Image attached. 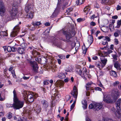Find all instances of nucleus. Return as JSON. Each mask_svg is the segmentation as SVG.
Here are the masks:
<instances>
[{
  "label": "nucleus",
  "mask_w": 121,
  "mask_h": 121,
  "mask_svg": "<svg viewBox=\"0 0 121 121\" xmlns=\"http://www.w3.org/2000/svg\"><path fill=\"white\" fill-rule=\"evenodd\" d=\"M82 20L83 19L82 18H80L77 19V20L78 22H80L82 21Z\"/></svg>",
  "instance_id": "680f3d73"
},
{
  "label": "nucleus",
  "mask_w": 121,
  "mask_h": 121,
  "mask_svg": "<svg viewBox=\"0 0 121 121\" xmlns=\"http://www.w3.org/2000/svg\"><path fill=\"white\" fill-rule=\"evenodd\" d=\"M86 121H91L90 119L87 117H86Z\"/></svg>",
  "instance_id": "774afa93"
},
{
  "label": "nucleus",
  "mask_w": 121,
  "mask_h": 121,
  "mask_svg": "<svg viewBox=\"0 0 121 121\" xmlns=\"http://www.w3.org/2000/svg\"><path fill=\"white\" fill-rule=\"evenodd\" d=\"M118 54L120 56L121 55V48H119L118 49Z\"/></svg>",
  "instance_id": "5fc2aeb1"
},
{
  "label": "nucleus",
  "mask_w": 121,
  "mask_h": 121,
  "mask_svg": "<svg viewBox=\"0 0 121 121\" xmlns=\"http://www.w3.org/2000/svg\"><path fill=\"white\" fill-rule=\"evenodd\" d=\"M113 58L115 60H117V55L116 54H112V55Z\"/></svg>",
  "instance_id": "79ce46f5"
},
{
  "label": "nucleus",
  "mask_w": 121,
  "mask_h": 121,
  "mask_svg": "<svg viewBox=\"0 0 121 121\" xmlns=\"http://www.w3.org/2000/svg\"><path fill=\"white\" fill-rule=\"evenodd\" d=\"M33 110H34L37 113H39L41 111L40 107L37 105L36 104H34L33 105Z\"/></svg>",
  "instance_id": "9b49d317"
},
{
  "label": "nucleus",
  "mask_w": 121,
  "mask_h": 121,
  "mask_svg": "<svg viewBox=\"0 0 121 121\" xmlns=\"http://www.w3.org/2000/svg\"><path fill=\"white\" fill-rule=\"evenodd\" d=\"M104 39L107 42H110L111 41V39L108 36H106L104 37Z\"/></svg>",
  "instance_id": "a19ab883"
},
{
  "label": "nucleus",
  "mask_w": 121,
  "mask_h": 121,
  "mask_svg": "<svg viewBox=\"0 0 121 121\" xmlns=\"http://www.w3.org/2000/svg\"><path fill=\"white\" fill-rule=\"evenodd\" d=\"M54 96L56 97H59L60 96V95L58 94V91H56V93L54 94Z\"/></svg>",
  "instance_id": "c03bdc74"
},
{
  "label": "nucleus",
  "mask_w": 121,
  "mask_h": 121,
  "mask_svg": "<svg viewBox=\"0 0 121 121\" xmlns=\"http://www.w3.org/2000/svg\"><path fill=\"white\" fill-rule=\"evenodd\" d=\"M96 66L97 67H98L100 69H101L104 66L103 65L102 63L100 62H97L96 63Z\"/></svg>",
  "instance_id": "a211bd4d"
},
{
  "label": "nucleus",
  "mask_w": 121,
  "mask_h": 121,
  "mask_svg": "<svg viewBox=\"0 0 121 121\" xmlns=\"http://www.w3.org/2000/svg\"><path fill=\"white\" fill-rule=\"evenodd\" d=\"M110 2V0H102L101 2L102 3H106L107 4H109Z\"/></svg>",
  "instance_id": "c9c22d12"
},
{
  "label": "nucleus",
  "mask_w": 121,
  "mask_h": 121,
  "mask_svg": "<svg viewBox=\"0 0 121 121\" xmlns=\"http://www.w3.org/2000/svg\"><path fill=\"white\" fill-rule=\"evenodd\" d=\"M114 42L115 44L116 45H117L119 43V42L118 40V39H114Z\"/></svg>",
  "instance_id": "864d4df0"
},
{
  "label": "nucleus",
  "mask_w": 121,
  "mask_h": 121,
  "mask_svg": "<svg viewBox=\"0 0 121 121\" xmlns=\"http://www.w3.org/2000/svg\"><path fill=\"white\" fill-rule=\"evenodd\" d=\"M41 24V23L40 22H36L34 23L33 25L35 26H37L40 25Z\"/></svg>",
  "instance_id": "4c0bfd02"
},
{
  "label": "nucleus",
  "mask_w": 121,
  "mask_h": 121,
  "mask_svg": "<svg viewBox=\"0 0 121 121\" xmlns=\"http://www.w3.org/2000/svg\"><path fill=\"white\" fill-rule=\"evenodd\" d=\"M71 94L73 95V97L75 98V99L74 101L73 102V103L71 105V111L72 109H73L76 103V101L77 99V96L78 92V90L76 89L75 87L74 86L73 88V91H72L71 93Z\"/></svg>",
  "instance_id": "423d86ee"
},
{
  "label": "nucleus",
  "mask_w": 121,
  "mask_h": 121,
  "mask_svg": "<svg viewBox=\"0 0 121 121\" xmlns=\"http://www.w3.org/2000/svg\"><path fill=\"white\" fill-rule=\"evenodd\" d=\"M101 62L102 63L103 65L105 66L107 61V60L106 59L104 58L103 59L101 60Z\"/></svg>",
  "instance_id": "2f4dec72"
},
{
  "label": "nucleus",
  "mask_w": 121,
  "mask_h": 121,
  "mask_svg": "<svg viewBox=\"0 0 121 121\" xmlns=\"http://www.w3.org/2000/svg\"><path fill=\"white\" fill-rule=\"evenodd\" d=\"M84 1L85 0H78L76 1V3L78 5H80L83 4Z\"/></svg>",
  "instance_id": "473e14b6"
},
{
  "label": "nucleus",
  "mask_w": 121,
  "mask_h": 121,
  "mask_svg": "<svg viewBox=\"0 0 121 121\" xmlns=\"http://www.w3.org/2000/svg\"><path fill=\"white\" fill-rule=\"evenodd\" d=\"M57 60L58 63L60 65L61 64V60L60 59H57Z\"/></svg>",
  "instance_id": "0e129e2a"
},
{
  "label": "nucleus",
  "mask_w": 121,
  "mask_h": 121,
  "mask_svg": "<svg viewBox=\"0 0 121 121\" xmlns=\"http://www.w3.org/2000/svg\"><path fill=\"white\" fill-rule=\"evenodd\" d=\"M121 112V109L120 110L117 109V111L114 113L115 116L117 118H119L121 116V113L120 112Z\"/></svg>",
  "instance_id": "dca6fc26"
},
{
  "label": "nucleus",
  "mask_w": 121,
  "mask_h": 121,
  "mask_svg": "<svg viewBox=\"0 0 121 121\" xmlns=\"http://www.w3.org/2000/svg\"><path fill=\"white\" fill-rule=\"evenodd\" d=\"M21 46L23 48H26L27 46L26 44L25 43H22Z\"/></svg>",
  "instance_id": "8fccbe9b"
},
{
  "label": "nucleus",
  "mask_w": 121,
  "mask_h": 121,
  "mask_svg": "<svg viewBox=\"0 0 121 121\" xmlns=\"http://www.w3.org/2000/svg\"><path fill=\"white\" fill-rule=\"evenodd\" d=\"M91 25L93 26H94L96 25V23L93 22H92L90 23Z\"/></svg>",
  "instance_id": "052dcab7"
},
{
  "label": "nucleus",
  "mask_w": 121,
  "mask_h": 121,
  "mask_svg": "<svg viewBox=\"0 0 121 121\" xmlns=\"http://www.w3.org/2000/svg\"><path fill=\"white\" fill-rule=\"evenodd\" d=\"M18 52L19 53L22 54L25 53V51L24 48H18Z\"/></svg>",
  "instance_id": "aec40b11"
},
{
  "label": "nucleus",
  "mask_w": 121,
  "mask_h": 121,
  "mask_svg": "<svg viewBox=\"0 0 121 121\" xmlns=\"http://www.w3.org/2000/svg\"><path fill=\"white\" fill-rule=\"evenodd\" d=\"M119 35H121V32L120 30H117V32H115L114 34V35L116 37H118L119 36Z\"/></svg>",
  "instance_id": "393cba45"
},
{
  "label": "nucleus",
  "mask_w": 121,
  "mask_h": 121,
  "mask_svg": "<svg viewBox=\"0 0 121 121\" xmlns=\"http://www.w3.org/2000/svg\"><path fill=\"white\" fill-rule=\"evenodd\" d=\"M12 113L10 112H9L8 115V117L9 119H11L12 117Z\"/></svg>",
  "instance_id": "de8ad7c7"
},
{
  "label": "nucleus",
  "mask_w": 121,
  "mask_h": 121,
  "mask_svg": "<svg viewBox=\"0 0 121 121\" xmlns=\"http://www.w3.org/2000/svg\"><path fill=\"white\" fill-rule=\"evenodd\" d=\"M119 94L118 90L116 89H112L109 94L105 92L103 94V101L107 103H113L118 98Z\"/></svg>",
  "instance_id": "f257e3e1"
},
{
  "label": "nucleus",
  "mask_w": 121,
  "mask_h": 121,
  "mask_svg": "<svg viewBox=\"0 0 121 121\" xmlns=\"http://www.w3.org/2000/svg\"><path fill=\"white\" fill-rule=\"evenodd\" d=\"M14 103L13 104H7L6 105V107L7 108H10L13 107L14 108Z\"/></svg>",
  "instance_id": "ea45409f"
},
{
  "label": "nucleus",
  "mask_w": 121,
  "mask_h": 121,
  "mask_svg": "<svg viewBox=\"0 0 121 121\" xmlns=\"http://www.w3.org/2000/svg\"><path fill=\"white\" fill-rule=\"evenodd\" d=\"M12 51V52H15L16 51L17 49L15 48L14 47H11Z\"/></svg>",
  "instance_id": "603ef678"
},
{
  "label": "nucleus",
  "mask_w": 121,
  "mask_h": 121,
  "mask_svg": "<svg viewBox=\"0 0 121 121\" xmlns=\"http://www.w3.org/2000/svg\"><path fill=\"white\" fill-rule=\"evenodd\" d=\"M41 102L43 107L45 108H47L48 106V103L46 100H43Z\"/></svg>",
  "instance_id": "f3484780"
},
{
  "label": "nucleus",
  "mask_w": 121,
  "mask_h": 121,
  "mask_svg": "<svg viewBox=\"0 0 121 121\" xmlns=\"http://www.w3.org/2000/svg\"><path fill=\"white\" fill-rule=\"evenodd\" d=\"M110 48L112 50L114 49V45L113 44H111L110 45Z\"/></svg>",
  "instance_id": "e2e57ef3"
},
{
  "label": "nucleus",
  "mask_w": 121,
  "mask_h": 121,
  "mask_svg": "<svg viewBox=\"0 0 121 121\" xmlns=\"http://www.w3.org/2000/svg\"><path fill=\"white\" fill-rule=\"evenodd\" d=\"M20 30V27L18 25L16 26L14 28L13 31L11 33L10 36L11 37H14L16 36Z\"/></svg>",
  "instance_id": "6e6552de"
},
{
  "label": "nucleus",
  "mask_w": 121,
  "mask_h": 121,
  "mask_svg": "<svg viewBox=\"0 0 121 121\" xmlns=\"http://www.w3.org/2000/svg\"><path fill=\"white\" fill-rule=\"evenodd\" d=\"M90 9V7L89 6H87L84 8V11L86 14H87L89 12Z\"/></svg>",
  "instance_id": "5701e85b"
},
{
  "label": "nucleus",
  "mask_w": 121,
  "mask_h": 121,
  "mask_svg": "<svg viewBox=\"0 0 121 121\" xmlns=\"http://www.w3.org/2000/svg\"><path fill=\"white\" fill-rule=\"evenodd\" d=\"M119 83V82L118 81H116L114 82L113 84V86H115L117 85Z\"/></svg>",
  "instance_id": "bf43d9fd"
},
{
  "label": "nucleus",
  "mask_w": 121,
  "mask_h": 121,
  "mask_svg": "<svg viewBox=\"0 0 121 121\" xmlns=\"http://www.w3.org/2000/svg\"><path fill=\"white\" fill-rule=\"evenodd\" d=\"M18 12V9L16 8L15 6H13L12 8L10 11V13L11 16L12 17V19H10L8 20H11L12 19H13L16 17L17 13Z\"/></svg>",
  "instance_id": "0eeeda50"
},
{
  "label": "nucleus",
  "mask_w": 121,
  "mask_h": 121,
  "mask_svg": "<svg viewBox=\"0 0 121 121\" xmlns=\"http://www.w3.org/2000/svg\"><path fill=\"white\" fill-rule=\"evenodd\" d=\"M109 73L111 76L116 77H117V75L116 72L113 70H111L109 72Z\"/></svg>",
  "instance_id": "412c9836"
},
{
  "label": "nucleus",
  "mask_w": 121,
  "mask_h": 121,
  "mask_svg": "<svg viewBox=\"0 0 121 121\" xmlns=\"http://www.w3.org/2000/svg\"><path fill=\"white\" fill-rule=\"evenodd\" d=\"M73 9V8L71 7L67 8L65 12L68 15H70V12L72 11Z\"/></svg>",
  "instance_id": "b1692460"
},
{
  "label": "nucleus",
  "mask_w": 121,
  "mask_h": 121,
  "mask_svg": "<svg viewBox=\"0 0 121 121\" xmlns=\"http://www.w3.org/2000/svg\"><path fill=\"white\" fill-rule=\"evenodd\" d=\"M11 47L10 46H8L7 48V50L8 52H11L12 51Z\"/></svg>",
  "instance_id": "a18cd8bd"
},
{
  "label": "nucleus",
  "mask_w": 121,
  "mask_h": 121,
  "mask_svg": "<svg viewBox=\"0 0 121 121\" xmlns=\"http://www.w3.org/2000/svg\"><path fill=\"white\" fill-rule=\"evenodd\" d=\"M101 29L102 31L104 32H107L108 30V28L106 27H103L101 28Z\"/></svg>",
  "instance_id": "c85d7f7f"
},
{
  "label": "nucleus",
  "mask_w": 121,
  "mask_h": 121,
  "mask_svg": "<svg viewBox=\"0 0 121 121\" xmlns=\"http://www.w3.org/2000/svg\"><path fill=\"white\" fill-rule=\"evenodd\" d=\"M37 78L38 77L37 76L35 77V81L37 83H40L41 82L40 81H37V80H38V79H37Z\"/></svg>",
  "instance_id": "6e6d98bb"
},
{
  "label": "nucleus",
  "mask_w": 121,
  "mask_h": 121,
  "mask_svg": "<svg viewBox=\"0 0 121 121\" xmlns=\"http://www.w3.org/2000/svg\"><path fill=\"white\" fill-rule=\"evenodd\" d=\"M13 101L14 102V108L18 109L22 108L24 104L23 101L19 100L17 97L16 92L15 90L13 91Z\"/></svg>",
  "instance_id": "f03ea898"
},
{
  "label": "nucleus",
  "mask_w": 121,
  "mask_h": 121,
  "mask_svg": "<svg viewBox=\"0 0 121 121\" xmlns=\"http://www.w3.org/2000/svg\"><path fill=\"white\" fill-rule=\"evenodd\" d=\"M82 104L83 105V108L84 109H86L87 107V104L86 103V101L85 100H83L82 101Z\"/></svg>",
  "instance_id": "a878e982"
},
{
  "label": "nucleus",
  "mask_w": 121,
  "mask_h": 121,
  "mask_svg": "<svg viewBox=\"0 0 121 121\" xmlns=\"http://www.w3.org/2000/svg\"><path fill=\"white\" fill-rule=\"evenodd\" d=\"M103 107V104L102 103H96L95 104V110L98 111L101 109Z\"/></svg>",
  "instance_id": "4468645a"
},
{
  "label": "nucleus",
  "mask_w": 121,
  "mask_h": 121,
  "mask_svg": "<svg viewBox=\"0 0 121 121\" xmlns=\"http://www.w3.org/2000/svg\"><path fill=\"white\" fill-rule=\"evenodd\" d=\"M37 35V34H36V33H35V35L33 34L31 35L32 37H33V38L35 39H36V37Z\"/></svg>",
  "instance_id": "09e8293b"
},
{
  "label": "nucleus",
  "mask_w": 121,
  "mask_h": 121,
  "mask_svg": "<svg viewBox=\"0 0 121 121\" xmlns=\"http://www.w3.org/2000/svg\"><path fill=\"white\" fill-rule=\"evenodd\" d=\"M24 99L27 100L28 101L30 102H33L34 100L33 95L30 94L28 95L27 94V92L25 91L24 92ZM34 97L36 98L38 96V95L37 94H35V95H34Z\"/></svg>",
  "instance_id": "39448f33"
},
{
  "label": "nucleus",
  "mask_w": 121,
  "mask_h": 121,
  "mask_svg": "<svg viewBox=\"0 0 121 121\" xmlns=\"http://www.w3.org/2000/svg\"><path fill=\"white\" fill-rule=\"evenodd\" d=\"M35 26H34V25H28V27L31 30H35Z\"/></svg>",
  "instance_id": "72a5a7b5"
},
{
  "label": "nucleus",
  "mask_w": 121,
  "mask_h": 121,
  "mask_svg": "<svg viewBox=\"0 0 121 121\" xmlns=\"http://www.w3.org/2000/svg\"><path fill=\"white\" fill-rule=\"evenodd\" d=\"M5 96L4 95L3 96V97H2L1 95V94H0V101H3L5 99Z\"/></svg>",
  "instance_id": "37998d69"
},
{
  "label": "nucleus",
  "mask_w": 121,
  "mask_h": 121,
  "mask_svg": "<svg viewBox=\"0 0 121 121\" xmlns=\"http://www.w3.org/2000/svg\"><path fill=\"white\" fill-rule=\"evenodd\" d=\"M34 16L33 13L30 12L27 15V17L31 19L33 18Z\"/></svg>",
  "instance_id": "cd10ccee"
},
{
  "label": "nucleus",
  "mask_w": 121,
  "mask_h": 121,
  "mask_svg": "<svg viewBox=\"0 0 121 121\" xmlns=\"http://www.w3.org/2000/svg\"><path fill=\"white\" fill-rule=\"evenodd\" d=\"M59 77L61 79H63L66 77L65 74L63 73H60L58 75Z\"/></svg>",
  "instance_id": "bb28decb"
},
{
  "label": "nucleus",
  "mask_w": 121,
  "mask_h": 121,
  "mask_svg": "<svg viewBox=\"0 0 121 121\" xmlns=\"http://www.w3.org/2000/svg\"><path fill=\"white\" fill-rule=\"evenodd\" d=\"M121 6L119 5H117L116 8V9L117 10H119L121 9Z\"/></svg>",
  "instance_id": "4d7b16f0"
},
{
  "label": "nucleus",
  "mask_w": 121,
  "mask_h": 121,
  "mask_svg": "<svg viewBox=\"0 0 121 121\" xmlns=\"http://www.w3.org/2000/svg\"><path fill=\"white\" fill-rule=\"evenodd\" d=\"M95 104H91L89 106V108L90 109H93L95 110Z\"/></svg>",
  "instance_id": "f704fd0d"
},
{
  "label": "nucleus",
  "mask_w": 121,
  "mask_h": 121,
  "mask_svg": "<svg viewBox=\"0 0 121 121\" xmlns=\"http://www.w3.org/2000/svg\"><path fill=\"white\" fill-rule=\"evenodd\" d=\"M6 8L4 4L2 1H0V15H2L5 12Z\"/></svg>",
  "instance_id": "1a4fd4ad"
},
{
  "label": "nucleus",
  "mask_w": 121,
  "mask_h": 121,
  "mask_svg": "<svg viewBox=\"0 0 121 121\" xmlns=\"http://www.w3.org/2000/svg\"><path fill=\"white\" fill-rule=\"evenodd\" d=\"M95 89L96 91H101L102 89L101 88L99 87H96L95 88Z\"/></svg>",
  "instance_id": "3c124183"
},
{
  "label": "nucleus",
  "mask_w": 121,
  "mask_h": 121,
  "mask_svg": "<svg viewBox=\"0 0 121 121\" xmlns=\"http://www.w3.org/2000/svg\"><path fill=\"white\" fill-rule=\"evenodd\" d=\"M90 93L89 91H87L86 92V95L87 96H89L90 95Z\"/></svg>",
  "instance_id": "338daca9"
},
{
  "label": "nucleus",
  "mask_w": 121,
  "mask_h": 121,
  "mask_svg": "<svg viewBox=\"0 0 121 121\" xmlns=\"http://www.w3.org/2000/svg\"><path fill=\"white\" fill-rule=\"evenodd\" d=\"M92 82H90L87 83L86 85V88L87 90L88 91L90 89V88L91 87V85L92 84Z\"/></svg>",
  "instance_id": "6ab92c4d"
},
{
  "label": "nucleus",
  "mask_w": 121,
  "mask_h": 121,
  "mask_svg": "<svg viewBox=\"0 0 121 121\" xmlns=\"http://www.w3.org/2000/svg\"><path fill=\"white\" fill-rule=\"evenodd\" d=\"M92 59L94 60H96L98 59V57L96 56H95L92 57Z\"/></svg>",
  "instance_id": "69168bd1"
},
{
  "label": "nucleus",
  "mask_w": 121,
  "mask_h": 121,
  "mask_svg": "<svg viewBox=\"0 0 121 121\" xmlns=\"http://www.w3.org/2000/svg\"><path fill=\"white\" fill-rule=\"evenodd\" d=\"M31 6L30 5H26L25 7V10L26 13L30 10L31 9Z\"/></svg>",
  "instance_id": "4be33fe9"
},
{
  "label": "nucleus",
  "mask_w": 121,
  "mask_h": 121,
  "mask_svg": "<svg viewBox=\"0 0 121 121\" xmlns=\"http://www.w3.org/2000/svg\"><path fill=\"white\" fill-rule=\"evenodd\" d=\"M62 33L65 36L66 39L65 41L69 42H71V38L74 37L76 34L75 30H73L69 32L63 31Z\"/></svg>",
  "instance_id": "20e7f679"
},
{
  "label": "nucleus",
  "mask_w": 121,
  "mask_h": 121,
  "mask_svg": "<svg viewBox=\"0 0 121 121\" xmlns=\"http://www.w3.org/2000/svg\"><path fill=\"white\" fill-rule=\"evenodd\" d=\"M58 57L62 59H65V56L64 55H58Z\"/></svg>",
  "instance_id": "49530a36"
},
{
  "label": "nucleus",
  "mask_w": 121,
  "mask_h": 121,
  "mask_svg": "<svg viewBox=\"0 0 121 121\" xmlns=\"http://www.w3.org/2000/svg\"><path fill=\"white\" fill-rule=\"evenodd\" d=\"M108 42L104 38L103 39V40L102 41V44L104 45H106L107 46L108 45Z\"/></svg>",
  "instance_id": "e433bc0d"
},
{
  "label": "nucleus",
  "mask_w": 121,
  "mask_h": 121,
  "mask_svg": "<svg viewBox=\"0 0 121 121\" xmlns=\"http://www.w3.org/2000/svg\"><path fill=\"white\" fill-rule=\"evenodd\" d=\"M113 65L114 67L117 69V70L120 71L121 70V68L120 67L121 65L118 61L114 62Z\"/></svg>",
  "instance_id": "ddd939ff"
},
{
  "label": "nucleus",
  "mask_w": 121,
  "mask_h": 121,
  "mask_svg": "<svg viewBox=\"0 0 121 121\" xmlns=\"http://www.w3.org/2000/svg\"><path fill=\"white\" fill-rule=\"evenodd\" d=\"M117 26L115 27L116 28H120L121 25V19L118 20L117 22Z\"/></svg>",
  "instance_id": "c756f323"
},
{
  "label": "nucleus",
  "mask_w": 121,
  "mask_h": 121,
  "mask_svg": "<svg viewBox=\"0 0 121 121\" xmlns=\"http://www.w3.org/2000/svg\"><path fill=\"white\" fill-rule=\"evenodd\" d=\"M30 63L32 66L33 69L35 72H37L38 69V65L36 62L35 61H30Z\"/></svg>",
  "instance_id": "9d476101"
},
{
  "label": "nucleus",
  "mask_w": 121,
  "mask_h": 121,
  "mask_svg": "<svg viewBox=\"0 0 121 121\" xmlns=\"http://www.w3.org/2000/svg\"><path fill=\"white\" fill-rule=\"evenodd\" d=\"M121 103V98H119L116 103V106L117 109H121L120 105Z\"/></svg>",
  "instance_id": "2eb2a0df"
},
{
  "label": "nucleus",
  "mask_w": 121,
  "mask_h": 121,
  "mask_svg": "<svg viewBox=\"0 0 121 121\" xmlns=\"http://www.w3.org/2000/svg\"><path fill=\"white\" fill-rule=\"evenodd\" d=\"M99 86L100 87L103 88H104V87L103 86L100 82L98 84Z\"/></svg>",
  "instance_id": "13d9d810"
},
{
  "label": "nucleus",
  "mask_w": 121,
  "mask_h": 121,
  "mask_svg": "<svg viewBox=\"0 0 121 121\" xmlns=\"http://www.w3.org/2000/svg\"><path fill=\"white\" fill-rule=\"evenodd\" d=\"M88 40L91 43L93 41V38L92 36L91 35L89 36L88 38Z\"/></svg>",
  "instance_id": "58836bf2"
},
{
  "label": "nucleus",
  "mask_w": 121,
  "mask_h": 121,
  "mask_svg": "<svg viewBox=\"0 0 121 121\" xmlns=\"http://www.w3.org/2000/svg\"><path fill=\"white\" fill-rule=\"evenodd\" d=\"M76 70L79 75L85 80L86 79V77L89 78L91 76L89 72H88L87 69L85 67H84L82 70L80 69H77Z\"/></svg>",
  "instance_id": "7ed1b4c3"
},
{
  "label": "nucleus",
  "mask_w": 121,
  "mask_h": 121,
  "mask_svg": "<svg viewBox=\"0 0 121 121\" xmlns=\"http://www.w3.org/2000/svg\"><path fill=\"white\" fill-rule=\"evenodd\" d=\"M64 82L61 80H57L55 82V84L57 86L60 87H62L64 86Z\"/></svg>",
  "instance_id": "f8f14e48"
},
{
  "label": "nucleus",
  "mask_w": 121,
  "mask_h": 121,
  "mask_svg": "<svg viewBox=\"0 0 121 121\" xmlns=\"http://www.w3.org/2000/svg\"><path fill=\"white\" fill-rule=\"evenodd\" d=\"M82 49L83 50V53L84 54H85L86 53L87 50V48L86 47L85 45H83L82 46Z\"/></svg>",
  "instance_id": "7c9ffc66"
}]
</instances>
